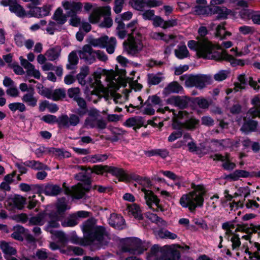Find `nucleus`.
Listing matches in <instances>:
<instances>
[{"label": "nucleus", "mask_w": 260, "mask_h": 260, "mask_svg": "<svg viewBox=\"0 0 260 260\" xmlns=\"http://www.w3.org/2000/svg\"><path fill=\"white\" fill-rule=\"evenodd\" d=\"M117 76H114L113 74H109L105 77V79L107 80V85L105 87L102 84L100 81L101 75L94 73L93 75V81L91 82V86L94 88V90L91 92L88 96V100L96 103L100 99L99 93H102L105 96H108L110 94L113 99L114 93L119 89L120 86H126V82L125 80L119 76L116 78Z\"/></svg>", "instance_id": "1"}, {"label": "nucleus", "mask_w": 260, "mask_h": 260, "mask_svg": "<svg viewBox=\"0 0 260 260\" xmlns=\"http://www.w3.org/2000/svg\"><path fill=\"white\" fill-rule=\"evenodd\" d=\"M82 229L86 241H83L81 244L101 245L108 242L109 238L104 228L96 225L93 220L90 219L85 221L82 225Z\"/></svg>", "instance_id": "2"}, {"label": "nucleus", "mask_w": 260, "mask_h": 260, "mask_svg": "<svg viewBox=\"0 0 260 260\" xmlns=\"http://www.w3.org/2000/svg\"><path fill=\"white\" fill-rule=\"evenodd\" d=\"M137 23V20H134L127 25V27L130 29L131 33L128 34L127 40L123 43L124 50L132 55L139 54L145 46L142 35L139 33H136L135 36Z\"/></svg>", "instance_id": "3"}, {"label": "nucleus", "mask_w": 260, "mask_h": 260, "mask_svg": "<svg viewBox=\"0 0 260 260\" xmlns=\"http://www.w3.org/2000/svg\"><path fill=\"white\" fill-rule=\"evenodd\" d=\"M193 190L185 194L180 198L179 203L182 207L188 208L191 212L195 210L197 207H202L204 203L203 196L206 190L204 187L201 185H192Z\"/></svg>", "instance_id": "4"}, {"label": "nucleus", "mask_w": 260, "mask_h": 260, "mask_svg": "<svg viewBox=\"0 0 260 260\" xmlns=\"http://www.w3.org/2000/svg\"><path fill=\"white\" fill-rule=\"evenodd\" d=\"M157 112L164 114L167 113L168 115V118H172V119L173 128L178 129L171 133L168 137V141L169 142H173L180 138L182 135L181 129L183 127V125L181 122L178 121V119L187 117V113L185 111H179L177 113L174 109H170L169 107H165L164 108H159L157 110Z\"/></svg>", "instance_id": "5"}, {"label": "nucleus", "mask_w": 260, "mask_h": 260, "mask_svg": "<svg viewBox=\"0 0 260 260\" xmlns=\"http://www.w3.org/2000/svg\"><path fill=\"white\" fill-rule=\"evenodd\" d=\"M180 252L175 246H165L160 249L154 246L147 257V260H178Z\"/></svg>", "instance_id": "6"}, {"label": "nucleus", "mask_w": 260, "mask_h": 260, "mask_svg": "<svg viewBox=\"0 0 260 260\" xmlns=\"http://www.w3.org/2000/svg\"><path fill=\"white\" fill-rule=\"evenodd\" d=\"M187 45L190 49L195 51L200 57L207 59L215 58L212 54L214 46L206 39L203 38L198 41L190 40Z\"/></svg>", "instance_id": "7"}, {"label": "nucleus", "mask_w": 260, "mask_h": 260, "mask_svg": "<svg viewBox=\"0 0 260 260\" xmlns=\"http://www.w3.org/2000/svg\"><path fill=\"white\" fill-rule=\"evenodd\" d=\"M180 79L185 81L186 87H196L199 89L204 88L209 81V78L206 75H184L180 77Z\"/></svg>", "instance_id": "8"}, {"label": "nucleus", "mask_w": 260, "mask_h": 260, "mask_svg": "<svg viewBox=\"0 0 260 260\" xmlns=\"http://www.w3.org/2000/svg\"><path fill=\"white\" fill-rule=\"evenodd\" d=\"M121 249L124 252H130L134 254L142 252L141 249V241L138 238H127L120 242Z\"/></svg>", "instance_id": "9"}, {"label": "nucleus", "mask_w": 260, "mask_h": 260, "mask_svg": "<svg viewBox=\"0 0 260 260\" xmlns=\"http://www.w3.org/2000/svg\"><path fill=\"white\" fill-rule=\"evenodd\" d=\"M55 216H51V219H49L48 221V224L46 226L45 230L52 235V238L53 239H57L59 241L63 242L66 240L65 234L62 231L54 230V229L57 228L59 226V221L55 220Z\"/></svg>", "instance_id": "10"}, {"label": "nucleus", "mask_w": 260, "mask_h": 260, "mask_svg": "<svg viewBox=\"0 0 260 260\" xmlns=\"http://www.w3.org/2000/svg\"><path fill=\"white\" fill-rule=\"evenodd\" d=\"M37 87L39 89L38 91L39 94L53 101L61 100L66 96V91L62 89H56L53 91H50L46 88H44L41 84H38Z\"/></svg>", "instance_id": "11"}, {"label": "nucleus", "mask_w": 260, "mask_h": 260, "mask_svg": "<svg viewBox=\"0 0 260 260\" xmlns=\"http://www.w3.org/2000/svg\"><path fill=\"white\" fill-rule=\"evenodd\" d=\"M142 190L144 193L146 204L150 208L157 211H163L162 207L159 204V200L153 192L145 188H142Z\"/></svg>", "instance_id": "12"}, {"label": "nucleus", "mask_w": 260, "mask_h": 260, "mask_svg": "<svg viewBox=\"0 0 260 260\" xmlns=\"http://www.w3.org/2000/svg\"><path fill=\"white\" fill-rule=\"evenodd\" d=\"M77 53L79 57L87 63L91 64L95 61V50H94L89 45L83 46L81 49L77 51Z\"/></svg>", "instance_id": "13"}, {"label": "nucleus", "mask_w": 260, "mask_h": 260, "mask_svg": "<svg viewBox=\"0 0 260 260\" xmlns=\"http://www.w3.org/2000/svg\"><path fill=\"white\" fill-rule=\"evenodd\" d=\"M224 3H229L230 4V0H211L210 2V5L212 7L210 10L213 14H218V18H225L230 13V11L226 8L216 6V5Z\"/></svg>", "instance_id": "14"}, {"label": "nucleus", "mask_w": 260, "mask_h": 260, "mask_svg": "<svg viewBox=\"0 0 260 260\" xmlns=\"http://www.w3.org/2000/svg\"><path fill=\"white\" fill-rule=\"evenodd\" d=\"M89 189L88 186L85 187L81 183H78L77 185L71 188H67L65 189V192L67 194L72 196L74 198L79 199L82 198L85 192Z\"/></svg>", "instance_id": "15"}, {"label": "nucleus", "mask_w": 260, "mask_h": 260, "mask_svg": "<svg viewBox=\"0 0 260 260\" xmlns=\"http://www.w3.org/2000/svg\"><path fill=\"white\" fill-rule=\"evenodd\" d=\"M111 9L109 6L99 7L94 9L89 16V21L91 23H98L103 14H110Z\"/></svg>", "instance_id": "16"}, {"label": "nucleus", "mask_w": 260, "mask_h": 260, "mask_svg": "<svg viewBox=\"0 0 260 260\" xmlns=\"http://www.w3.org/2000/svg\"><path fill=\"white\" fill-rule=\"evenodd\" d=\"M84 126L87 128H96L103 129L106 127L107 123L102 118L88 117L85 120Z\"/></svg>", "instance_id": "17"}, {"label": "nucleus", "mask_w": 260, "mask_h": 260, "mask_svg": "<svg viewBox=\"0 0 260 260\" xmlns=\"http://www.w3.org/2000/svg\"><path fill=\"white\" fill-rule=\"evenodd\" d=\"M70 208V207L67 205L65 199L61 198L59 199L57 204V212L50 214L49 215L50 219H51L52 216H53L55 217V220L60 221L63 216V212Z\"/></svg>", "instance_id": "18"}, {"label": "nucleus", "mask_w": 260, "mask_h": 260, "mask_svg": "<svg viewBox=\"0 0 260 260\" xmlns=\"http://www.w3.org/2000/svg\"><path fill=\"white\" fill-rule=\"evenodd\" d=\"M50 6H45L43 7H33L28 11V17H42L49 14Z\"/></svg>", "instance_id": "19"}, {"label": "nucleus", "mask_w": 260, "mask_h": 260, "mask_svg": "<svg viewBox=\"0 0 260 260\" xmlns=\"http://www.w3.org/2000/svg\"><path fill=\"white\" fill-rule=\"evenodd\" d=\"M145 123V121L143 117L137 116L127 119L124 122V125L127 127H132L134 129L136 130L142 126L146 127Z\"/></svg>", "instance_id": "20"}, {"label": "nucleus", "mask_w": 260, "mask_h": 260, "mask_svg": "<svg viewBox=\"0 0 260 260\" xmlns=\"http://www.w3.org/2000/svg\"><path fill=\"white\" fill-rule=\"evenodd\" d=\"M30 91L25 93L22 97V102L30 107H35L37 105L38 98L35 96V93L33 88L29 86Z\"/></svg>", "instance_id": "21"}, {"label": "nucleus", "mask_w": 260, "mask_h": 260, "mask_svg": "<svg viewBox=\"0 0 260 260\" xmlns=\"http://www.w3.org/2000/svg\"><path fill=\"white\" fill-rule=\"evenodd\" d=\"M211 157L214 160H219L223 162L222 167L227 170H231L234 169L236 165L234 162L231 161L228 155L223 156L219 154H215L211 156Z\"/></svg>", "instance_id": "22"}, {"label": "nucleus", "mask_w": 260, "mask_h": 260, "mask_svg": "<svg viewBox=\"0 0 260 260\" xmlns=\"http://www.w3.org/2000/svg\"><path fill=\"white\" fill-rule=\"evenodd\" d=\"M79 121V117L75 114H72L70 117L63 115L60 117L59 123L63 126L69 127L71 125H77Z\"/></svg>", "instance_id": "23"}, {"label": "nucleus", "mask_w": 260, "mask_h": 260, "mask_svg": "<svg viewBox=\"0 0 260 260\" xmlns=\"http://www.w3.org/2000/svg\"><path fill=\"white\" fill-rule=\"evenodd\" d=\"M11 2L10 11L15 13L19 17H28V11L26 12L24 8L18 3L16 0H10Z\"/></svg>", "instance_id": "24"}, {"label": "nucleus", "mask_w": 260, "mask_h": 260, "mask_svg": "<svg viewBox=\"0 0 260 260\" xmlns=\"http://www.w3.org/2000/svg\"><path fill=\"white\" fill-rule=\"evenodd\" d=\"M42 189L38 191V193L44 192L45 194L50 196H54L57 195L60 191V187L54 184H49L46 186L40 185Z\"/></svg>", "instance_id": "25"}, {"label": "nucleus", "mask_w": 260, "mask_h": 260, "mask_svg": "<svg viewBox=\"0 0 260 260\" xmlns=\"http://www.w3.org/2000/svg\"><path fill=\"white\" fill-rule=\"evenodd\" d=\"M124 220L123 217L116 214L111 215L109 219V223L115 229H121L123 228Z\"/></svg>", "instance_id": "26"}, {"label": "nucleus", "mask_w": 260, "mask_h": 260, "mask_svg": "<svg viewBox=\"0 0 260 260\" xmlns=\"http://www.w3.org/2000/svg\"><path fill=\"white\" fill-rule=\"evenodd\" d=\"M150 37L156 41H164L168 43L175 39V36L173 35H166L162 32L151 31L149 34Z\"/></svg>", "instance_id": "27"}, {"label": "nucleus", "mask_w": 260, "mask_h": 260, "mask_svg": "<svg viewBox=\"0 0 260 260\" xmlns=\"http://www.w3.org/2000/svg\"><path fill=\"white\" fill-rule=\"evenodd\" d=\"M251 104L253 107L250 108L248 114L252 117H259L260 116V98L256 96L251 100Z\"/></svg>", "instance_id": "28"}, {"label": "nucleus", "mask_w": 260, "mask_h": 260, "mask_svg": "<svg viewBox=\"0 0 260 260\" xmlns=\"http://www.w3.org/2000/svg\"><path fill=\"white\" fill-rule=\"evenodd\" d=\"M61 48L59 46H55L48 49L45 52V55L50 61L57 60L60 56Z\"/></svg>", "instance_id": "29"}, {"label": "nucleus", "mask_w": 260, "mask_h": 260, "mask_svg": "<svg viewBox=\"0 0 260 260\" xmlns=\"http://www.w3.org/2000/svg\"><path fill=\"white\" fill-rule=\"evenodd\" d=\"M126 210L129 215H132L139 220L142 219V211L140 207L136 204L128 205Z\"/></svg>", "instance_id": "30"}, {"label": "nucleus", "mask_w": 260, "mask_h": 260, "mask_svg": "<svg viewBox=\"0 0 260 260\" xmlns=\"http://www.w3.org/2000/svg\"><path fill=\"white\" fill-rule=\"evenodd\" d=\"M240 15L241 17L244 19L251 17L254 23L257 24L260 23V15L256 12H254L248 9H245L242 10L240 12Z\"/></svg>", "instance_id": "31"}, {"label": "nucleus", "mask_w": 260, "mask_h": 260, "mask_svg": "<svg viewBox=\"0 0 260 260\" xmlns=\"http://www.w3.org/2000/svg\"><path fill=\"white\" fill-rule=\"evenodd\" d=\"M182 90V87L178 82H172L164 88L163 94L168 95L172 93H178Z\"/></svg>", "instance_id": "32"}, {"label": "nucleus", "mask_w": 260, "mask_h": 260, "mask_svg": "<svg viewBox=\"0 0 260 260\" xmlns=\"http://www.w3.org/2000/svg\"><path fill=\"white\" fill-rule=\"evenodd\" d=\"M108 172L118 177L120 181L125 180L127 178V175L124 171L121 168L108 166Z\"/></svg>", "instance_id": "33"}, {"label": "nucleus", "mask_w": 260, "mask_h": 260, "mask_svg": "<svg viewBox=\"0 0 260 260\" xmlns=\"http://www.w3.org/2000/svg\"><path fill=\"white\" fill-rule=\"evenodd\" d=\"M0 248L6 255H15L17 252L16 249L12 246L11 243L5 241L0 242Z\"/></svg>", "instance_id": "34"}, {"label": "nucleus", "mask_w": 260, "mask_h": 260, "mask_svg": "<svg viewBox=\"0 0 260 260\" xmlns=\"http://www.w3.org/2000/svg\"><path fill=\"white\" fill-rule=\"evenodd\" d=\"M107 40H108V37L104 36L99 38L92 39L89 41V43L91 46L94 47L105 48Z\"/></svg>", "instance_id": "35"}, {"label": "nucleus", "mask_w": 260, "mask_h": 260, "mask_svg": "<svg viewBox=\"0 0 260 260\" xmlns=\"http://www.w3.org/2000/svg\"><path fill=\"white\" fill-rule=\"evenodd\" d=\"M49 152L59 159L68 158L71 156L70 153L61 149L50 148L49 149Z\"/></svg>", "instance_id": "36"}, {"label": "nucleus", "mask_w": 260, "mask_h": 260, "mask_svg": "<svg viewBox=\"0 0 260 260\" xmlns=\"http://www.w3.org/2000/svg\"><path fill=\"white\" fill-rule=\"evenodd\" d=\"M197 6L194 7V11L198 15H203L206 13L208 8L206 0H197Z\"/></svg>", "instance_id": "37"}, {"label": "nucleus", "mask_w": 260, "mask_h": 260, "mask_svg": "<svg viewBox=\"0 0 260 260\" xmlns=\"http://www.w3.org/2000/svg\"><path fill=\"white\" fill-rule=\"evenodd\" d=\"M52 19L59 25L64 24L67 21L66 15L63 13V11L60 8H58L55 11Z\"/></svg>", "instance_id": "38"}, {"label": "nucleus", "mask_w": 260, "mask_h": 260, "mask_svg": "<svg viewBox=\"0 0 260 260\" xmlns=\"http://www.w3.org/2000/svg\"><path fill=\"white\" fill-rule=\"evenodd\" d=\"M19 188L23 191L27 192L31 190L35 193H38V191H40L42 189V187L40 185H29L24 183H20Z\"/></svg>", "instance_id": "39"}, {"label": "nucleus", "mask_w": 260, "mask_h": 260, "mask_svg": "<svg viewBox=\"0 0 260 260\" xmlns=\"http://www.w3.org/2000/svg\"><path fill=\"white\" fill-rule=\"evenodd\" d=\"M175 56L182 59L189 56V52L185 45H179L175 50Z\"/></svg>", "instance_id": "40"}, {"label": "nucleus", "mask_w": 260, "mask_h": 260, "mask_svg": "<svg viewBox=\"0 0 260 260\" xmlns=\"http://www.w3.org/2000/svg\"><path fill=\"white\" fill-rule=\"evenodd\" d=\"M24 165L34 170H45L48 169L46 165L34 160L26 161L24 163Z\"/></svg>", "instance_id": "41"}, {"label": "nucleus", "mask_w": 260, "mask_h": 260, "mask_svg": "<svg viewBox=\"0 0 260 260\" xmlns=\"http://www.w3.org/2000/svg\"><path fill=\"white\" fill-rule=\"evenodd\" d=\"M164 77L162 74L160 73L157 74H149L148 75V83L150 85H157L164 80Z\"/></svg>", "instance_id": "42"}, {"label": "nucleus", "mask_w": 260, "mask_h": 260, "mask_svg": "<svg viewBox=\"0 0 260 260\" xmlns=\"http://www.w3.org/2000/svg\"><path fill=\"white\" fill-rule=\"evenodd\" d=\"M224 24L222 23L217 26L216 28L215 35L221 40L225 39L227 37L231 36V33L225 30Z\"/></svg>", "instance_id": "43"}, {"label": "nucleus", "mask_w": 260, "mask_h": 260, "mask_svg": "<svg viewBox=\"0 0 260 260\" xmlns=\"http://www.w3.org/2000/svg\"><path fill=\"white\" fill-rule=\"evenodd\" d=\"M257 125V122L254 120H246L241 128V130L245 133L254 131Z\"/></svg>", "instance_id": "44"}, {"label": "nucleus", "mask_w": 260, "mask_h": 260, "mask_svg": "<svg viewBox=\"0 0 260 260\" xmlns=\"http://www.w3.org/2000/svg\"><path fill=\"white\" fill-rule=\"evenodd\" d=\"M155 235L160 238H166L170 239H175L177 236L175 233L170 232L167 230H161L155 233Z\"/></svg>", "instance_id": "45"}, {"label": "nucleus", "mask_w": 260, "mask_h": 260, "mask_svg": "<svg viewBox=\"0 0 260 260\" xmlns=\"http://www.w3.org/2000/svg\"><path fill=\"white\" fill-rule=\"evenodd\" d=\"M146 154L148 156H152L154 155H158L162 158H166L169 154V152L167 149H154L148 151L146 152Z\"/></svg>", "instance_id": "46"}, {"label": "nucleus", "mask_w": 260, "mask_h": 260, "mask_svg": "<svg viewBox=\"0 0 260 260\" xmlns=\"http://www.w3.org/2000/svg\"><path fill=\"white\" fill-rule=\"evenodd\" d=\"M249 175V173L244 170H238L234 172L229 175V177L233 180H237L240 177H247Z\"/></svg>", "instance_id": "47"}, {"label": "nucleus", "mask_w": 260, "mask_h": 260, "mask_svg": "<svg viewBox=\"0 0 260 260\" xmlns=\"http://www.w3.org/2000/svg\"><path fill=\"white\" fill-rule=\"evenodd\" d=\"M78 223V218L74 214L69 218L61 222V225L63 227H73Z\"/></svg>", "instance_id": "48"}, {"label": "nucleus", "mask_w": 260, "mask_h": 260, "mask_svg": "<svg viewBox=\"0 0 260 260\" xmlns=\"http://www.w3.org/2000/svg\"><path fill=\"white\" fill-rule=\"evenodd\" d=\"M8 106L10 110L14 112L17 110H18L20 112H23L26 110V106L23 103H13L10 104Z\"/></svg>", "instance_id": "49"}, {"label": "nucleus", "mask_w": 260, "mask_h": 260, "mask_svg": "<svg viewBox=\"0 0 260 260\" xmlns=\"http://www.w3.org/2000/svg\"><path fill=\"white\" fill-rule=\"evenodd\" d=\"M116 40L114 37L108 38L107 42H106V51L109 54H112L114 53L115 48L116 46Z\"/></svg>", "instance_id": "50"}, {"label": "nucleus", "mask_w": 260, "mask_h": 260, "mask_svg": "<svg viewBox=\"0 0 260 260\" xmlns=\"http://www.w3.org/2000/svg\"><path fill=\"white\" fill-rule=\"evenodd\" d=\"M89 73V68L87 66L83 67L81 68L80 73H79L77 78L79 82L81 85H84L85 84V78Z\"/></svg>", "instance_id": "51"}, {"label": "nucleus", "mask_w": 260, "mask_h": 260, "mask_svg": "<svg viewBox=\"0 0 260 260\" xmlns=\"http://www.w3.org/2000/svg\"><path fill=\"white\" fill-rule=\"evenodd\" d=\"M68 60L70 64L67 65L68 69H73V66L76 65L78 62V57L77 53L75 52H72L69 55Z\"/></svg>", "instance_id": "52"}, {"label": "nucleus", "mask_w": 260, "mask_h": 260, "mask_svg": "<svg viewBox=\"0 0 260 260\" xmlns=\"http://www.w3.org/2000/svg\"><path fill=\"white\" fill-rule=\"evenodd\" d=\"M130 4L133 8L139 11L146 8L145 0H131Z\"/></svg>", "instance_id": "53"}, {"label": "nucleus", "mask_w": 260, "mask_h": 260, "mask_svg": "<svg viewBox=\"0 0 260 260\" xmlns=\"http://www.w3.org/2000/svg\"><path fill=\"white\" fill-rule=\"evenodd\" d=\"M238 82L235 84L234 90L238 91L239 90L244 89L246 85L245 77L244 75H240L238 76Z\"/></svg>", "instance_id": "54"}, {"label": "nucleus", "mask_w": 260, "mask_h": 260, "mask_svg": "<svg viewBox=\"0 0 260 260\" xmlns=\"http://www.w3.org/2000/svg\"><path fill=\"white\" fill-rule=\"evenodd\" d=\"M29 222L34 225H43L44 223V214H39L36 216L32 217L29 219Z\"/></svg>", "instance_id": "55"}, {"label": "nucleus", "mask_w": 260, "mask_h": 260, "mask_svg": "<svg viewBox=\"0 0 260 260\" xmlns=\"http://www.w3.org/2000/svg\"><path fill=\"white\" fill-rule=\"evenodd\" d=\"M108 158L106 154H95L89 156L88 160L92 163H96L98 162H102L106 160Z\"/></svg>", "instance_id": "56"}, {"label": "nucleus", "mask_w": 260, "mask_h": 260, "mask_svg": "<svg viewBox=\"0 0 260 260\" xmlns=\"http://www.w3.org/2000/svg\"><path fill=\"white\" fill-rule=\"evenodd\" d=\"M26 75L27 76L33 77L36 79H39L41 77V73L38 70H37L34 65L30 68L26 70Z\"/></svg>", "instance_id": "57"}, {"label": "nucleus", "mask_w": 260, "mask_h": 260, "mask_svg": "<svg viewBox=\"0 0 260 260\" xmlns=\"http://www.w3.org/2000/svg\"><path fill=\"white\" fill-rule=\"evenodd\" d=\"M199 123V120L195 118H190L186 121L183 124V127L184 126L187 129H192L196 127Z\"/></svg>", "instance_id": "58"}, {"label": "nucleus", "mask_w": 260, "mask_h": 260, "mask_svg": "<svg viewBox=\"0 0 260 260\" xmlns=\"http://www.w3.org/2000/svg\"><path fill=\"white\" fill-rule=\"evenodd\" d=\"M146 216L149 220L153 222H155L158 224L160 223L162 225L166 224L164 220H162L160 218L158 217L155 214L148 212L147 213Z\"/></svg>", "instance_id": "59"}, {"label": "nucleus", "mask_w": 260, "mask_h": 260, "mask_svg": "<svg viewBox=\"0 0 260 260\" xmlns=\"http://www.w3.org/2000/svg\"><path fill=\"white\" fill-rule=\"evenodd\" d=\"M248 1V0H230L229 6L233 7L236 6L247 7Z\"/></svg>", "instance_id": "60"}, {"label": "nucleus", "mask_w": 260, "mask_h": 260, "mask_svg": "<svg viewBox=\"0 0 260 260\" xmlns=\"http://www.w3.org/2000/svg\"><path fill=\"white\" fill-rule=\"evenodd\" d=\"M24 232V228L22 226H17L15 229V232L12 234V237L13 238L21 241L23 240L22 233Z\"/></svg>", "instance_id": "61"}, {"label": "nucleus", "mask_w": 260, "mask_h": 260, "mask_svg": "<svg viewBox=\"0 0 260 260\" xmlns=\"http://www.w3.org/2000/svg\"><path fill=\"white\" fill-rule=\"evenodd\" d=\"M25 200L24 198L17 196H15L14 198L12 199V202L15 205V206L19 209H21L22 208L24 203H25Z\"/></svg>", "instance_id": "62"}, {"label": "nucleus", "mask_w": 260, "mask_h": 260, "mask_svg": "<svg viewBox=\"0 0 260 260\" xmlns=\"http://www.w3.org/2000/svg\"><path fill=\"white\" fill-rule=\"evenodd\" d=\"M82 9V4L80 2H72L71 12L69 13L75 14L81 11Z\"/></svg>", "instance_id": "63"}, {"label": "nucleus", "mask_w": 260, "mask_h": 260, "mask_svg": "<svg viewBox=\"0 0 260 260\" xmlns=\"http://www.w3.org/2000/svg\"><path fill=\"white\" fill-rule=\"evenodd\" d=\"M58 25L59 24L56 22L50 21L46 28V30L49 35H53L55 31L57 30Z\"/></svg>", "instance_id": "64"}]
</instances>
